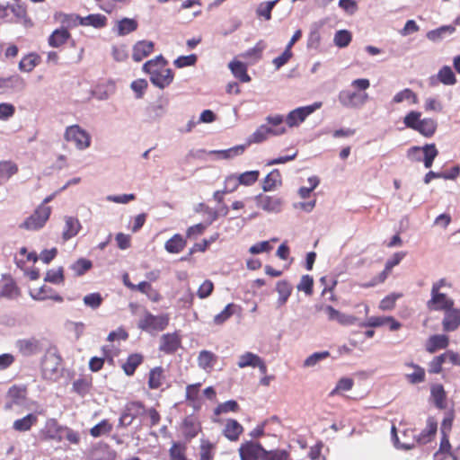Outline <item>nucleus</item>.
I'll return each mask as SVG.
<instances>
[{
  "mask_svg": "<svg viewBox=\"0 0 460 460\" xmlns=\"http://www.w3.org/2000/svg\"><path fill=\"white\" fill-rule=\"evenodd\" d=\"M455 302L446 294L437 290V288H431V297L427 302V307L430 311H447L453 307Z\"/></svg>",
  "mask_w": 460,
  "mask_h": 460,
  "instance_id": "obj_12",
  "label": "nucleus"
},
{
  "mask_svg": "<svg viewBox=\"0 0 460 460\" xmlns=\"http://www.w3.org/2000/svg\"><path fill=\"white\" fill-rule=\"evenodd\" d=\"M81 228L80 222L77 218L68 217L66 218L65 226L63 229V239L67 241L75 236Z\"/></svg>",
  "mask_w": 460,
  "mask_h": 460,
  "instance_id": "obj_37",
  "label": "nucleus"
},
{
  "mask_svg": "<svg viewBox=\"0 0 460 460\" xmlns=\"http://www.w3.org/2000/svg\"><path fill=\"white\" fill-rule=\"evenodd\" d=\"M155 44L149 40H139L132 49V58L135 62H140L154 52Z\"/></svg>",
  "mask_w": 460,
  "mask_h": 460,
  "instance_id": "obj_20",
  "label": "nucleus"
},
{
  "mask_svg": "<svg viewBox=\"0 0 460 460\" xmlns=\"http://www.w3.org/2000/svg\"><path fill=\"white\" fill-rule=\"evenodd\" d=\"M264 49L265 43L262 40H260L253 48L249 49L242 54V57L244 58H253L254 60H258L261 58Z\"/></svg>",
  "mask_w": 460,
  "mask_h": 460,
  "instance_id": "obj_61",
  "label": "nucleus"
},
{
  "mask_svg": "<svg viewBox=\"0 0 460 460\" xmlns=\"http://www.w3.org/2000/svg\"><path fill=\"white\" fill-rule=\"evenodd\" d=\"M71 37L68 30L60 28L55 30L48 39L49 45L52 48H59Z\"/></svg>",
  "mask_w": 460,
  "mask_h": 460,
  "instance_id": "obj_33",
  "label": "nucleus"
},
{
  "mask_svg": "<svg viewBox=\"0 0 460 460\" xmlns=\"http://www.w3.org/2000/svg\"><path fill=\"white\" fill-rule=\"evenodd\" d=\"M351 33L346 30L338 31L334 35V43L340 48L347 47L351 41Z\"/></svg>",
  "mask_w": 460,
  "mask_h": 460,
  "instance_id": "obj_62",
  "label": "nucleus"
},
{
  "mask_svg": "<svg viewBox=\"0 0 460 460\" xmlns=\"http://www.w3.org/2000/svg\"><path fill=\"white\" fill-rule=\"evenodd\" d=\"M186 446L180 442H173L169 449L170 460H187Z\"/></svg>",
  "mask_w": 460,
  "mask_h": 460,
  "instance_id": "obj_54",
  "label": "nucleus"
},
{
  "mask_svg": "<svg viewBox=\"0 0 460 460\" xmlns=\"http://www.w3.org/2000/svg\"><path fill=\"white\" fill-rule=\"evenodd\" d=\"M38 423V416L34 413H29L21 419H17L13 423V429L17 432H27Z\"/></svg>",
  "mask_w": 460,
  "mask_h": 460,
  "instance_id": "obj_25",
  "label": "nucleus"
},
{
  "mask_svg": "<svg viewBox=\"0 0 460 460\" xmlns=\"http://www.w3.org/2000/svg\"><path fill=\"white\" fill-rule=\"evenodd\" d=\"M402 296V294L392 293L384 297L379 303V309L382 311H391L394 308L396 301Z\"/></svg>",
  "mask_w": 460,
  "mask_h": 460,
  "instance_id": "obj_59",
  "label": "nucleus"
},
{
  "mask_svg": "<svg viewBox=\"0 0 460 460\" xmlns=\"http://www.w3.org/2000/svg\"><path fill=\"white\" fill-rule=\"evenodd\" d=\"M403 101H411L412 104H417L419 102V98L411 89L405 88L397 93L393 98L394 103H400Z\"/></svg>",
  "mask_w": 460,
  "mask_h": 460,
  "instance_id": "obj_50",
  "label": "nucleus"
},
{
  "mask_svg": "<svg viewBox=\"0 0 460 460\" xmlns=\"http://www.w3.org/2000/svg\"><path fill=\"white\" fill-rule=\"evenodd\" d=\"M407 367L413 368V372L405 376L407 381L411 384H420L425 380V370L420 366L412 362L407 363Z\"/></svg>",
  "mask_w": 460,
  "mask_h": 460,
  "instance_id": "obj_44",
  "label": "nucleus"
},
{
  "mask_svg": "<svg viewBox=\"0 0 460 460\" xmlns=\"http://www.w3.org/2000/svg\"><path fill=\"white\" fill-rule=\"evenodd\" d=\"M40 57L39 55L30 53L21 59L19 63V68L23 72H31L40 63Z\"/></svg>",
  "mask_w": 460,
  "mask_h": 460,
  "instance_id": "obj_45",
  "label": "nucleus"
},
{
  "mask_svg": "<svg viewBox=\"0 0 460 460\" xmlns=\"http://www.w3.org/2000/svg\"><path fill=\"white\" fill-rule=\"evenodd\" d=\"M167 65L168 61L162 55L143 65V71L149 75L151 83L160 89L171 84L174 77L172 70L168 68Z\"/></svg>",
  "mask_w": 460,
  "mask_h": 460,
  "instance_id": "obj_1",
  "label": "nucleus"
},
{
  "mask_svg": "<svg viewBox=\"0 0 460 460\" xmlns=\"http://www.w3.org/2000/svg\"><path fill=\"white\" fill-rule=\"evenodd\" d=\"M266 121L271 127L267 125L260 126L248 139V143H261L268 139L270 136H280L287 132V129L282 126L284 122V116L280 114L270 115L266 118Z\"/></svg>",
  "mask_w": 460,
  "mask_h": 460,
  "instance_id": "obj_3",
  "label": "nucleus"
},
{
  "mask_svg": "<svg viewBox=\"0 0 460 460\" xmlns=\"http://www.w3.org/2000/svg\"><path fill=\"white\" fill-rule=\"evenodd\" d=\"M234 304H228L219 314L214 316V323L221 325L234 314Z\"/></svg>",
  "mask_w": 460,
  "mask_h": 460,
  "instance_id": "obj_57",
  "label": "nucleus"
},
{
  "mask_svg": "<svg viewBox=\"0 0 460 460\" xmlns=\"http://www.w3.org/2000/svg\"><path fill=\"white\" fill-rule=\"evenodd\" d=\"M420 151L424 154V166L426 168H430L432 166V164L434 162V159L438 156V151L436 147L435 144H427L422 147L420 146H412L409 149L408 154L409 155H414L416 153H420Z\"/></svg>",
  "mask_w": 460,
  "mask_h": 460,
  "instance_id": "obj_19",
  "label": "nucleus"
},
{
  "mask_svg": "<svg viewBox=\"0 0 460 460\" xmlns=\"http://www.w3.org/2000/svg\"><path fill=\"white\" fill-rule=\"evenodd\" d=\"M282 184V177L279 170L273 169L270 172L262 181V190L264 191H271L276 190Z\"/></svg>",
  "mask_w": 460,
  "mask_h": 460,
  "instance_id": "obj_28",
  "label": "nucleus"
},
{
  "mask_svg": "<svg viewBox=\"0 0 460 460\" xmlns=\"http://www.w3.org/2000/svg\"><path fill=\"white\" fill-rule=\"evenodd\" d=\"M168 101L163 97H160L155 102L150 104L147 107V115L151 119H156L162 117L166 111Z\"/></svg>",
  "mask_w": 460,
  "mask_h": 460,
  "instance_id": "obj_35",
  "label": "nucleus"
},
{
  "mask_svg": "<svg viewBox=\"0 0 460 460\" xmlns=\"http://www.w3.org/2000/svg\"><path fill=\"white\" fill-rule=\"evenodd\" d=\"M42 378L57 382L62 376V358L55 351H47L41 360Z\"/></svg>",
  "mask_w": 460,
  "mask_h": 460,
  "instance_id": "obj_5",
  "label": "nucleus"
},
{
  "mask_svg": "<svg viewBox=\"0 0 460 460\" xmlns=\"http://www.w3.org/2000/svg\"><path fill=\"white\" fill-rule=\"evenodd\" d=\"M457 82L456 75L452 68L448 66H443L438 72L436 76L429 78V85L436 86L438 83L445 85H454Z\"/></svg>",
  "mask_w": 460,
  "mask_h": 460,
  "instance_id": "obj_17",
  "label": "nucleus"
},
{
  "mask_svg": "<svg viewBox=\"0 0 460 460\" xmlns=\"http://www.w3.org/2000/svg\"><path fill=\"white\" fill-rule=\"evenodd\" d=\"M51 208L46 205L39 206L36 210L21 225L22 228L27 230H38L46 224L49 218Z\"/></svg>",
  "mask_w": 460,
  "mask_h": 460,
  "instance_id": "obj_8",
  "label": "nucleus"
},
{
  "mask_svg": "<svg viewBox=\"0 0 460 460\" xmlns=\"http://www.w3.org/2000/svg\"><path fill=\"white\" fill-rule=\"evenodd\" d=\"M256 201L259 208L268 212H279L282 207V199L278 196L260 194L256 197Z\"/></svg>",
  "mask_w": 460,
  "mask_h": 460,
  "instance_id": "obj_18",
  "label": "nucleus"
},
{
  "mask_svg": "<svg viewBox=\"0 0 460 460\" xmlns=\"http://www.w3.org/2000/svg\"><path fill=\"white\" fill-rule=\"evenodd\" d=\"M420 111H411L403 118V123L406 128L419 132L425 137H431L435 135L438 128V122L432 118L420 119Z\"/></svg>",
  "mask_w": 460,
  "mask_h": 460,
  "instance_id": "obj_4",
  "label": "nucleus"
},
{
  "mask_svg": "<svg viewBox=\"0 0 460 460\" xmlns=\"http://www.w3.org/2000/svg\"><path fill=\"white\" fill-rule=\"evenodd\" d=\"M20 295V290L13 279H5L0 285V297L9 298L16 297Z\"/></svg>",
  "mask_w": 460,
  "mask_h": 460,
  "instance_id": "obj_40",
  "label": "nucleus"
},
{
  "mask_svg": "<svg viewBox=\"0 0 460 460\" xmlns=\"http://www.w3.org/2000/svg\"><path fill=\"white\" fill-rule=\"evenodd\" d=\"M187 241L180 234H175L164 243V249L169 253H179L182 252Z\"/></svg>",
  "mask_w": 460,
  "mask_h": 460,
  "instance_id": "obj_32",
  "label": "nucleus"
},
{
  "mask_svg": "<svg viewBox=\"0 0 460 460\" xmlns=\"http://www.w3.org/2000/svg\"><path fill=\"white\" fill-rule=\"evenodd\" d=\"M229 69L235 78L242 83H248L251 81V76L247 73V66L236 59L231 61L228 65Z\"/></svg>",
  "mask_w": 460,
  "mask_h": 460,
  "instance_id": "obj_26",
  "label": "nucleus"
},
{
  "mask_svg": "<svg viewBox=\"0 0 460 460\" xmlns=\"http://www.w3.org/2000/svg\"><path fill=\"white\" fill-rule=\"evenodd\" d=\"M261 359V357L258 355L252 353V352H245L244 354H242L239 358L237 365L240 368L244 367H256V365H258V361Z\"/></svg>",
  "mask_w": 460,
  "mask_h": 460,
  "instance_id": "obj_51",
  "label": "nucleus"
},
{
  "mask_svg": "<svg viewBox=\"0 0 460 460\" xmlns=\"http://www.w3.org/2000/svg\"><path fill=\"white\" fill-rule=\"evenodd\" d=\"M134 291H139L146 295L148 299L155 303L159 302L162 298L161 294L147 281H141L135 285Z\"/></svg>",
  "mask_w": 460,
  "mask_h": 460,
  "instance_id": "obj_38",
  "label": "nucleus"
},
{
  "mask_svg": "<svg viewBox=\"0 0 460 460\" xmlns=\"http://www.w3.org/2000/svg\"><path fill=\"white\" fill-rule=\"evenodd\" d=\"M370 86V81L367 78H358L351 82V87L355 91L342 90L339 93L338 100L346 108L357 109L362 107L369 99L365 92Z\"/></svg>",
  "mask_w": 460,
  "mask_h": 460,
  "instance_id": "obj_2",
  "label": "nucleus"
},
{
  "mask_svg": "<svg viewBox=\"0 0 460 460\" xmlns=\"http://www.w3.org/2000/svg\"><path fill=\"white\" fill-rule=\"evenodd\" d=\"M16 348L18 351L25 357L38 354L42 349L40 341L34 337L18 340Z\"/></svg>",
  "mask_w": 460,
  "mask_h": 460,
  "instance_id": "obj_16",
  "label": "nucleus"
},
{
  "mask_svg": "<svg viewBox=\"0 0 460 460\" xmlns=\"http://www.w3.org/2000/svg\"><path fill=\"white\" fill-rule=\"evenodd\" d=\"M181 346V338L178 332L165 333L160 338L159 350L166 355L174 354Z\"/></svg>",
  "mask_w": 460,
  "mask_h": 460,
  "instance_id": "obj_13",
  "label": "nucleus"
},
{
  "mask_svg": "<svg viewBox=\"0 0 460 460\" xmlns=\"http://www.w3.org/2000/svg\"><path fill=\"white\" fill-rule=\"evenodd\" d=\"M182 430L187 438H193L200 431V427L193 419L186 418L182 424Z\"/></svg>",
  "mask_w": 460,
  "mask_h": 460,
  "instance_id": "obj_49",
  "label": "nucleus"
},
{
  "mask_svg": "<svg viewBox=\"0 0 460 460\" xmlns=\"http://www.w3.org/2000/svg\"><path fill=\"white\" fill-rule=\"evenodd\" d=\"M260 176V172L257 170L247 171L238 175L241 185L251 186L255 183Z\"/></svg>",
  "mask_w": 460,
  "mask_h": 460,
  "instance_id": "obj_58",
  "label": "nucleus"
},
{
  "mask_svg": "<svg viewBox=\"0 0 460 460\" xmlns=\"http://www.w3.org/2000/svg\"><path fill=\"white\" fill-rule=\"evenodd\" d=\"M164 379V370L162 367L152 368L148 373L147 385L149 389H159L163 385Z\"/></svg>",
  "mask_w": 460,
  "mask_h": 460,
  "instance_id": "obj_31",
  "label": "nucleus"
},
{
  "mask_svg": "<svg viewBox=\"0 0 460 460\" xmlns=\"http://www.w3.org/2000/svg\"><path fill=\"white\" fill-rule=\"evenodd\" d=\"M107 23V18L100 13L89 14L86 17H81L82 26H93L94 28H103Z\"/></svg>",
  "mask_w": 460,
  "mask_h": 460,
  "instance_id": "obj_43",
  "label": "nucleus"
},
{
  "mask_svg": "<svg viewBox=\"0 0 460 460\" xmlns=\"http://www.w3.org/2000/svg\"><path fill=\"white\" fill-rule=\"evenodd\" d=\"M321 105V102H315L312 105L296 108L288 114L284 121H286L287 125L290 128L297 127L304 122L309 115L319 109Z\"/></svg>",
  "mask_w": 460,
  "mask_h": 460,
  "instance_id": "obj_10",
  "label": "nucleus"
},
{
  "mask_svg": "<svg viewBox=\"0 0 460 460\" xmlns=\"http://www.w3.org/2000/svg\"><path fill=\"white\" fill-rule=\"evenodd\" d=\"M217 356L209 350H201L198 356V365L206 371H210L217 363Z\"/></svg>",
  "mask_w": 460,
  "mask_h": 460,
  "instance_id": "obj_27",
  "label": "nucleus"
},
{
  "mask_svg": "<svg viewBox=\"0 0 460 460\" xmlns=\"http://www.w3.org/2000/svg\"><path fill=\"white\" fill-rule=\"evenodd\" d=\"M262 452L263 447L252 441H246L239 447L241 460H261Z\"/></svg>",
  "mask_w": 460,
  "mask_h": 460,
  "instance_id": "obj_14",
  "label": "nucleus"
},
{
  "mask_svg": "<svg viewBox=\"0 0 460 460\" xmlns=\"http://www.w3.org/2000/svg\"><path fill=\"white\" fill-rule=\"evenodd\" d=\"M449 345V338L446 334H434L428 338L425 343L426 350L432 354L439 349H444Z\"/></svg>",
  "mask_w": 460,
  "mask_h": 460,
  "instance_id": "obj_23",
  "label": "nucleus"
},
{
  "mask_svg": "<svg viewBox=\"0 0 460 460\" xmlns=\"http://www.w3.org/2000/svg\"><path fill=\"white\" fill-rule=\"evenodd\" d=\"M277 0L261 3L257 10L256 13L259 17H263L266 21L271 19V11L275 6Z\"/></svg>",
  "mask_w": 460,
  "mask_h": 460,
  "instance_id": "obj_60",
  "label": "nucleus"
},
{
  "mask_svg": "<svg viewBox=\"0 0 460 460\" xmlns=\"http://www.w3.org/2000/svg\"><path fill=\"white\" fill-rule=\"evenodd\" d=\"M64 138L67 142L75 143L76 148L80 150L86 149L91 145V136L79 125L68 126L64 134Z\"/></svg>",
  "mask_w": 460,
  "mask_h": 460,
  "instance_id": "obj_7",
  "label": "nucleus"
},
{
  "mask_svg": "<svg viewBox=\"0 0 460 460\" xmlns=\"http://www.w3.org/2000/svg\"><path fill=\"white\" fill-rule=\"evenodd\" d=\"M460 327V308L451 307L444 312L442 329L445 332H452Z\"/></svg>",
  "mask_w": 460,
  "mask_h": 460,
  "instance_id": "obj_15",
  "label": "nucleus"
},
{
  "mask_svg": "<svg viewBox=\"0 0 460 460\" xmlns=\"http://www.w3.org/2000/svg\"><path fill=\"white\" fill-rule=\"evenodd\" d=\"M405 252H395L393 257L388 260L385 265V269L382 272H380L376 277L373 278L372 280L368 283H363L359 286L364 288L375 287L378 284L384 283L388 276L390 275L393 268L398 265L402 260L404 258Z\"/></svg>",
  "mask_w": 460,
  "mask_h": 460,
  "instance_id": "obj_11",
  "label": "nucleus"
},
{
  "mask_svg": "<svg viewBox=\"0 0 460 460\" xmlns=\"http://www.w3.org/2000/svg\"><path fill=\"white\" fill-rule=\"evenodd\" d=\"M146 412L145 404L140 401H131L126 403L123 411L119 419V427H128L133 420L144 415Z\"/></svg>",
  "mask_w": 460,
  "mask_h": 460,
  "instance_id": "obj_9",
  "label": "nucleus"
},
{
  "mask_svg": "<svg viewBox=\"0 0 460 460\" xmlns=\"http://www.w3.org/2000/svg\"><path fill=\"white\" fill-rule=\"evenodd\" d=\"M431 396H432L437 407H438V408L445 407L446 394H445L444 388L441 385H436L432 386Z\"/></svg>",
  "mask_w": 460,
  "mask_h": 460,
  "instance_id": "obj_56",
  "label": "nucleus"
},
{
  "mask_svg": "<svg viewBox=\"0 0 460 460\" xmlns=\"http://www.w3.org/2000/svg\"><path fill=\"white\" fill-rule=\"evenodd\" d=\"M10 402L5 404V409L10 410L13 405L22 403L27 396V388L25 386L13 385L7 392Z\"/></svg>",
  "mask_w": 460,
  "mask_h": 460,
  "instance_id": "obj_24",
  "label": "nucleus"
},
{
  "mask_svg": "<svg viewBox=\"0 0 460 460\" xmlns=\"http://www.w3.org/2000/svg\"><path fill=\"white\" fill-rule=\"evenodd\" d=\"M55 19L66 30L81 25V17L75 13H57Z\"/></svg>",
  "mask_w": 460,
  "mask_h": 460,
  "instance_id": "obj_34",
  "label": "nucleus"
},
{
  "mask_svg": "<svg viewBox=\"0 0 460 460\" xmlns=\"http://www.w3.org/2000/svg\"><path fill=\"white\" fill-rule=\"evenodd\" d=\"M44 280L46 282H49L56 285L63 284L65 281L63 267L49 270L46 273Z\"/></svg>",
  "mask_w": 460,
  "mask_h": 460,
  "instance_id": "obj_52",
  "label": "nucleus"
},
{
  "mask_svg": "<svg viewBox=\"0 0 460 460\" xmlns=\"http://www.w3.org/2000/svg\"><path fill=\"white\" fill-rule=\"evenodd\" d=\"M289 453L284 449L266 450L263 447L261 460H289Z\"/></svg>",
  "mask_w": 460,
  "mask_h": 460,
  "instance_id": "obj_48",
  "label": "nucleus"
},
{
  "mask_svg": "<svg viewBox=\"0 0 460 460\" xmlns=\"http://www.w3.org/2000/svg\"><path fill=\"white\" fill-rule=\"evenodd\" d=\"M113 425L109 420L103 419L99 423L90 429L89 433L93 438H99L103 435H108L112 431Z\"/></svg>",
  "mask_w": 460,
  "mask_h": 460,
  "instance_id": "obj_42",
  "label": "nucleus"
},
{
  "mask_svg": "<svg viewBox=\"0 0 460 460\" xmlns=\"http://www.w3.org/2000/svg\"><path fill=\"white\" fill-rule=\"evenodd\" d=\"M31 297L35 300H47L51 299L56 302H63V297L55 292L53 288L49 286L43 285L40 288H32L30 291Z\"/></svg>",
  "mask_w": 460,
  "mask_h": 460,
  "instance_id": "obj_22",
  "label": "nucleus"
},
{
  "mask_svg": "<svg viewBox=\"0 0 460 460\" xmlns=\"http://www.w3.org/2000/svg\"><path fill=\"white\" fill-rule=\"evenodd\" d=\"M92 267L93 263L90 260L80 258L71 265V270L74 271L75 276L79 277L90 270Z\"/></svg>",
  "mask_w": 460,
  "mask_h": 460,
  "instance_id": "obj_55",
  "label": "nucleus"
},
{
  "mask_svg": "<svg viewBox=\"0 0 460 460\" xmlns=\"http://www.w3.org/2000/svg\"><path fill=\"white\" fill-rule=\"evenodd\" d=\"M92 387V377L78 378L73 383V390L80 396L87 394Z\"/></svg>",
  "mask_w": 460,
  "mask_h": 460,
  "instance_id": "obj_47",
  "label": "nucleus"
},
{
  "mask_svg": "<svg viewBox=\"0 0 460 460\" xmlns=\"http://www.w3.org/2000/svg\"><path fill=\"white\" fill-rule=\"evenodd\" d=\"M48 429L43 432V438L45 440L61 441L63 427L60 426L56 420H50L47 424Z\"/></svg>",
  "mask_w": 460,
  "mask_h": 460,
  "instance_id": "obj_36",
  "label": "nucleus"
},
{
  "mask_svg": "<svg viewBox=\"0 0 460 460\" xmlns=\"http://www.w3.org/2000/svg\"><path fill=\"white\" fill-rule=\"evenodd\" d=\"M324 310L331 321H336L341 324H348L351 323L349 316L341 313L332 305H327Z\"/></svg>",
  "mask_w": 460,
  "mask_h": 460,
  "instance_id": "obj_53",
  "label": "nucleus"
},
{
  "mask_svg": "<svg viewBox=\"0 0 460 460\" xmlns=\"http://www.w3.org/2000/svg\"><path fill=\"white\" fill-rule=\"evenodd\" d=\"M243 426L235 420L229 419L226 420L224 435L231 441H236L239 439L240 435L243 433Z\"/></svg>",
  "mask_w": 460,
  "mask_h": 460,
  "instance_id": "obj_29",
  "label": "nucleus"
},
{
  "mask_svg": "<svg viewBox=\"0 0 460 460\" xmlns=\"http://www.w3.org/2000/svg\"><path fill=\"white\" fill-rule=\"evenodd\" d=\"M170 322L168 314L155 315L147 310H145L142 317L137 322V327L143 332L155 334L163 332L167 328Z\"/></svg>",
  "mask_w": 460,
  "mask_h": 460,
  "instance_id": "obj_6",
  "label": "nucleus"
},
{
  "mask_svg": "<svg viewBox=\"0 0 460 460\" xmlns=\"http://www.w3.org/2000/svg\"><path fill=\"white\" fill-rule=\"evenodd\" d=\"M438 430V421L434 417L427 419L426 428L415 437V440L420 445H425L430 442L436 436Z\"/></svg>",
  "mask_w": 460,
  "mask_h": 460,
  "instance_id": "obj_21",
  "label": "nucleus"
},
{
  "mask_svg": "<svg viewBox=\"0 0 460 460\" xmlns=\"http://www.w3.org/2000/svg\"><path fill=\"white\" fill-rule=\"evenodd\" d=\"M215 445L210 441H202L200 445L199 460H213Z\"/></svg>",
  "mask_w": 460,
  "mask_h": 460,
  "instance_id": "obj_63",
  "label": "nucleus"
},
{
  "mask_svg": "<svg viewBox=\"0 0 460 460\" xmlns=\"http://www.w3.org/2000/svg\"><path fill=\"white\" fill-rule=\"evenodd\" d=\"M144 357L139 353H133L128 355L125 363L122 364L124 373L131 376L135 374L137 368L143 363Z\"/></svg>",
  "mask_w": 460,
  "mask_h": 460,
  "instance_id": "obj_30",
  "label": "nucleus"
},
{
  "mask_svg": "<svg viewBox=\"0 0 460 460\" xmlns=\"http://www.w3.org/2000/svg\"><path fill=\"white\" fill-rule=\"evenodd\" d=\"M276 290L279 293V305H285L292 292L291 285L287 280H280L276 285Z\"/></svg>",
  "mask_w": 460,
  "mask_h": 460,
  "instance_id": "obj_46",
  "label": "nucleus"
},
{
  "mask_svg": "<svg viewBox=\"0 0 460 460\" xmlns=\"http://www.w3.org/2000/svg\"><path fill=\"white\" fill-rule=\"evenodd\" d=\"M18 167L12 161L0 162V184L5 183L13 175L17 173Z\"/></svg>",
  "mask_w": 460,
  "mask_h": 460,
  "instance_id": "obj_39",
  "label": "nucleus"
},
{
  "mask_svg": "<svg viewBox=\"0 0 460 460\" xmlns=\"http://www.w3.org/2000/svg\"><path fill=\"white\" fill-rule=\"evenodd\" d=\"M299 291H304L305 295L311 296L313 294L314 279L310 275H304L301 278L299 284L297 285Z\"/></svg>",
  "mask_w": 460,
  "mask_h": 460,
  "instance_id": "obj_64",
  "label": "nucleus"
},
{
  "mask_svg": "<svg viewBox=\"0 0 460 460\" xmlns=\"http://www.w3.org/2000/svg\"><path fill=\"white\" fill-rule=\"evenodd\" d=\"M138 27V23L135 19L123 18L117 23V33L119 36H125L135 31Z\"/></svg>",
  "mask_w": 460,
  "mask_h": 460,
  "instance_id": "obj_41",
  "label": "nucleus"
}]
</instances>
